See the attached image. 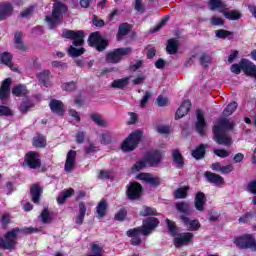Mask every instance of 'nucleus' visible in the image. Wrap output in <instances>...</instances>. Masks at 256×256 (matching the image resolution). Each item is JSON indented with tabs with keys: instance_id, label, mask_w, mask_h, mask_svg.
Instances as JSON below:
<instances>
[{
	"instance_id": "nucleus-48",
	"label": "nucleus",
	"mask_w": 256,
	"mask_h": 256,
	"mask_svg": "<svg viewBox=\"0 0 256 256\" xmlns=\"http://www.w3.org/2000/svg\"><path fill=\"white\" fill-rule=\"evenodd\" d=\"M187 191H189V187L178 188L175 191L176 199H185V197H187Z\"/></svg>"
},
{
	"instance_id": "nucleus-56",
	"label": "nucleus",
	"mask_w": 256,
	"mask_h": 256,
	"mask_svg": "<svg viewBox=\"0 0 256 256\" xmlns=\"http://www.w3.org/2000/svg\"><path fill=\"white\" fill-rule=\"evenodd\" d=\"M63 91H73L75 90V82H65L61 85Z\"/></svg>"
},
{
	"instance_id": "nucleus-63",
	"label": "nucleus",
	"mask_w": 256,
	"mask_h": 256,
	"mask_svg": "<svg viewBox=\"0 0 256 256\" xmlns=\"http://www.w3.org/2000/svg\"><path fill=\"white\" fill-rule=\"evenodd\" d=\"M241 70H242V68H241V61H240L239 64H233L231 66V68H230V71L232 73H235L236 75H239V73H241Z\"/></svg>"
},
{
	"instance_id": "nucleus-13",
	"label": "nucleus",
	"mask_w": 256,
	"mask_h": 256,
	"mask_svg": "<svg viewBox=\"0 0 256 256\" xmlns=\"http://www.w3.org/2000/svg\"><path fill=\"white\" fill-rule=\"evenodd\" d=\"M143 191V187L141 186V184L137 183V182H131L128 185L127 188V197L130 198L132 201H135V199H139V197H141V193Z\"/></svg>"
},
{
	"instance_id": "nucleus-26",
	"label": "nucleus",
	"mask_w": 256,
	"mask_h": 256,
	"mask_svg": "<svg viewBox=\"0 0 256 256\" xmlns=\"http://www.w3.org/2000/svg\"><path fill=\"white\" fill-rule=\"evenodd\" d=\"M50 109L53 113H56V115H63L65 113V109H63V102L59 100H51L50 103Z\"/></svg>"
},
{
	"instance_id": "nucleus-58",
	"label": "nucleus",
	"mask_w": 256,
	"mask_h": 256,
	"mask_svg": "<svg viewBox=\"0 0 256 256\" xmlns=\"http://www.w3.org/2000/svg\"><path fill=\"white\" fill-rule=\"evenodd\" d=\"M157 105L159 107H165L166 105H169V99H167V97H163L160 95L157 98Z\"/></svg>"
},
{
	"instance_id": "nucleus-27",
	"label": "nucleus",
	"mask_w": 256,
	"mask_h": 256,
	"mask_svg": "<svg viewBox=\"0 0 256 256\" xmlns=\"http://www.w3.org/2000/svg\"><path fill=\"white\" fill-rule=\"evenodd\" d=\"M53 219H55V213H53V211L47 208H44L40 214V221H42L45 224H48L52 223Z\"/></svg>"
},
{
	"instance_id": "nucleus-33",
	"label": "nucleus",
	"mask_w": 256,
	"mask_h": 256,
	"mask_svg": "<svg viewBox=\"0 0 256 256\" xmlns=\"http://www.w3.org/2000/svg\"><path fill=\"white\" fill-rule=\"evenodd\" d=\"M92 121L98 125V127H109V122L103 118L101 114H91Z\"/></svg>"
},
{
	"instance_id": "nucleus-29",
	"label": "nucleus",
	"mask_w": 256,
	"mask_h": 256,
	"mask_svg": "<svg viewBox=\"0 0 256 256\" xmlns=\"http://www.w3.org/2000/svg\"><path fill=\"white\" fill-rule=\"evenodd\" d=\"M14 43H15L16 49H19L20 51H27V46L23 43V33L22 32L15 33Z\"/></svg>"
},
{
	"instance_id": "nucleus-16",
	"label": "nucleus",
	"mask_w": 256,
	"mask_h": 256,
	"mask_svg": "<svg viewBox=\"0 0 256 256\" xmlns=\"http://www.w3.org/2000/svg\"><path fill=\"white\" fill-rule=\"evenodd\" d=\"M181 221L188 231H199L201 223L197 219H191L185 215L180 216Z\"/></svg>"
},
{
	"instance_id": "nucleus-1",
	"label": "nucleus",
	"mask_w": 256,
	"mask_h": 256,
	"mask_svg": "<svg viewBox=\"0 0 256 256\" xmlns=\"http://www.w3.org/2000/svg\"><path fill=\"white\" fill-rule=\"evenodd\" d=\"M158 225L159 220L155 217H150L143 221L142 227L128 230L127 235L131 237L132 245H139L141 243V235L144 237L151 235Z\"/></svg>"
},
{
	"instance_id": "nucleus-28",
	"label": "nucleus",
	"mask_w": 256,
	"mask_h": 256,
	"mask_svg": "<svg viewBox=\"0 0 256 256\" xmlns=\"http://www.w3.org/2000/svg\"><path fill=\"white\" fill-rule=\"evenodd\" d=\"M43 193V189L40 188L39 185L35 184L30 189L31 199L34 203H39V199L41 198V194Z\"/></svg>"
},
{
	"instance_id": "nucleus-60",
	"label": "nucleus",
	"mask_w": 256,
	"mask_h": 256,
	"mask_svg": "<svg viewBox=\"0 0 256 256\" xmlns=\"http://www.w3.org/2000/svg\"><path fill=\"white\" fill-rule=\"evenodd\" d=\"M143 67V61L142 60H137L135 63H132L130 65L131 71H137V69H141Z\"/></svg>"
},
{
	"instance_id": "nucleus-61",
	"label": "nucleus",
	"mask_w": 256,
	"mask_h": 256,
	"mask_svg": "<svg viewBox=\"0 0 256 256\" xmlns=\"http://www.w3.org/2000/svg\"><path fill=\"white\" fill-rule=\"evenodd\" d=\"M97 151H99V147L94 144H90L88 147H86L85 153L89 155L91 153H97Z\"/></svg>"
},
{
	"instance_id": "nucleus-7",
	"label": "nucleus",
	"mask_w": 256,
	"mask_h": 256,
	"mask_svg": "<svg viewBox=\"0 0 256 256\" xmlns=\"http://www.w3.org/2000/svg\"><path fill=\"white\" fill-rule=\"evenodd\" d=\"M143 137V133L141 131H135L131 133L122 143L121 149L122 151H134V149L139 145V141Z\"/></svg>"
},
{
	"instance_id": "nucleus-32",
	"label": "nucleus",
	"mask_w": 256,
	"mask_h": 256,
	"mask_svg": "<svg viewBox=\"0 0 256 256\" xmlns=\"http://www.w3.org/2000/svg\"><path fill=\"white\" fill-rule=\"evenodd\" d=\"M98 219H103L107 215V201L101 200L96 207Z\"/></svg>"
},
{
	"instance_id": "nucleus-15",
	"label": "nucleus",
	"mask_w": 256,
	"mask_h": 256,
	"mask_svg": "<svg viewBox=\"0 0 256 256\" xmlns=\"http://www.w3.org/2000/svg\"><path fill=\"white\" fill-rule=\"evenodd\" d=\"M25 161L30 169L41 167V159L37 152H28L25 156Z\"/></svg>"
},
{
	"instance_id": "nucleus-11",
	"label": "nucleus",
	"mask_w": 256,
	"mask_h": 256,
	"mask_svg": "<svg viewBox=\"0 0 256 256\" xmlns=\"http://www.w3.org/2000/svg\"><path fill=\"white\" fill-rule=\"evenodd\" d=\"M132 49L127 48H118L114 50L113 52H110L106 56V61L108 63H119L125 57L126 55H129L131 53Z\"/></svg>"
},
{
	"instance_id": "nucleus-40",
	"label": "nucleus",
	"mask_w": 256,
	"mask_h": 256,
	"mask_svg": "<svg viewBox=\"0 0 256 256\" xmlns=\"http://www.w3.org/2000/svg\"><path fill=\"white\" fill-rule=\"evenodd\" d=\"M215 35L218 39H233V32L225 29L216 30Z\"/></svg>"
},
{
	"instance_id": "nucleus-46",
	"label": "nucleus",
	"mask_w": 256,
	"mask_h": 256,
	"mask_svg": "<svg viewBox=\"0 0 256 256\" xmlns=\"http://www.w3.org/2000/svg\"><path fill=\"white\" fill-rule=\"evenodd\" d=\"M68 52H69V55H71V57H79L85 53V49L82 47L75 48L73 46H70V48L68 49Z\"/></svg>"
},
{
	"instance_id": "nucleus-52",
	"label": "nucleus",
	"mask_w": 256,
	"mask_h": 256,
	"mask_svg": "<svg viewBox=\"0 0 256 256\" xmlns=\"http://www.w3.org/2000/svg\"><path fill=\"white\" fill-rule=\"evenodd\" d=\"M214 153L221 159H225V157H229V155H231V152L224 149H214Z\"/></svg>"
},
{
	"instance_id": "nucleus-19",
	"label": "nucleus",
	"mask_w": 256,
	"mask_h": 256,
	"mask_svg": "<svg viewBox=\"0 0 256 256\" xmlns=\"http://www.w3.org/2000/svg\"><path fill=\"white\" fill-rule=\"evenodd\" d=\"M137 179H140V181H145V183L153 185L154 187H157V185H161V178L149 173L138 174Z\"/></svg>"
},
{
	"instance_id": "nucleus-43",
	"label": "nucleus",
	"mask_w": 256,
	"mask_h": 256,
	"mask_svg": "<svg viewBox=\"0 0 256 256\" xmlns=\"http://www.w3.org/2000/svg\"><path fill=\"white\" fill-rule=\"evenodd\" d=\"M51 75V72H49L48 70L47 71H43L41 73H39L37 75L38 79L40 82H42V84L45 86V87H49V77Z\"/></svg>"
},
{
	"instance_id": "nucleus-49",
	"label": "nucleus",
	"mask_w": 256,
	"mask_h": 256,
	"mask_svg": "<svg viewBox=\"0 0 256 256\" xmlns=\"http://www.w3.org/2000/svg\"><path fill=\"white\" fill-rule=\"evenodd\" d=\"M13 110L9 106L0 105V117H11Z\"/></svg>"
},
{
	"instance_id": "nucleus-51",
	"label": "nucleus",
	"mask_w": 256,
	"mask_h": 256,
	"mask_svg": "<svg viewBox=\"0 0 256 256\" xmlns=\"http://www.w3.org/2000/svg\"><path fill=\"white\" fill-rule=\"evenodd\" d=\"M168 21H169V18L165 17L164 19L161 20V22L158 25H156L150 30V33H157V31H159L162 27H165V25H167Z\"/></svg>"
},
{
	"instance_id": "nucleus-23",
	"label": "nucleus",
	"mask_w": 256,
	"mask_h": 256,
	"mask_svg": "<svg viewBox=\"0 0 256 256\" xmlns=\"http://www.w3.org/2000/svg\"><path fill=\"white\" fill-rule=\"evenodd\" d=\"M13 13V6L9 3L0 4V21H5Z\"/></svg>"
},
{
	"instance_id": "nucleus-44",
	"label": "nucleus",
	"mask_w": 256,
	"mask_h": 256,
	"mask_svg": "<svg viewBox=\"0 0 256 256\" xmlns=\"http://www.w3.org/2000/svg\"><path fill=\"white\" fill-rule=\"evenodd\" d=\"M34 147H45L47 145V140L43 135H37L33 138Z\"/></svg>"
},
{
	"instance_id": "nucleus-4",
	"label": "nucleus",
	"mask_w": 256,
	"mask_h": 256,
	"mask_svg": "<svg viewBox=\"0 0 256 256\" xmlns=\"http://www.w3.org/2000/svg\"><path fill=\"white\" fill-rule=\"evenodd\" d=\"M166 223L168 225V229L171 233V235L174 236V245L175 247H185L186 245H189L191 241H193V233L191 232H185V233H177L175 228V222L167 219Z\"/></svg>"
},
{
	"instance_id": "nucleus-30",
	"label": "nucleus",
	"mask_w": 256,
	"mask_h": 256,
	"mask_svg": "<svg viewBox=\"0 0 256 256\" xmlns=\"http://www.w3.org/2000/svg\"><path fill=\"white\" fill-rule=\"evenodd\" d=\"M75 193V190L73 189H68V190H63L57 197V203L58 205H63L69 197H71Z\"/></svg>"
},
{
	"instance_id": "nucleus-59",
	"label": "nucleus",
	"mask_w": 256,
	"mask_h": 256,
	"mask_svg": "<svg viewBox=\"0 0 256 256\" xmlns=\"http://www.w3.org/2000/svg\"><path fill=\"white\" fill-rule=\"evenodd\" d=\"M247 191L248 193H252V195H256V180L248 183Z\"/></svg>"
},
{
	"instance_id": "nucleus-12",
	"label": "nucleus",
	"mask_w": 256,
	"mask_h": 256,
	"mask_svg": "<svg viewBox=\"0 0 256 256\" xmlns=\"http://www.w3.org/2000/svg\"><path fill=\"white\" fill-rule=\"evenodd\" d=\"M88 43L90 47H95L97 51H103L107 47V40L103 39L99 32L92 33L88 39Z\"/></svg>"
},
{
	"instance_id": "nucleus-6",
	"label": "nucleus",
	"mask_w": 256,
	"mask_h": 256,
	"mask_svg": "<svg viewBox=\"0 0 256 256\" xmlns=\"http://www.w3.org/2000/svg\"><path fill=\"white\" fill-rule=\"evenodd\" d=\"M208 5L210 7V11L218 9V11L223 13L224 17L229 21H237L238 19H241V13L239 11H225L227 4L221 0H208Z\"/></svg>"
},
{
	"instance_id": "nucleus-9",
	"label": "nucleus",
	"mask_w": 256,
	"mask_h": 256,
	"mask_svg": "<svg viewBox=\"0 0 256 256\" xmlns=\"http://www.w3.org/2000/svg\"><path fill=\"white\" fill-rule=\"evenodd\" d=\"M19 233L21 230L19 228L13 229L12 231L8 232L4 239L0 238V247L3 249H14L15 245H17V238L19 237Z\"/></svg>"
},
{
	"instance_id": "nucleus-41",
	"label": "nucleus",
	"mask_w": 256,
	"mask_h": 256,
	"mask_svg": "<svg viewBox=\"0 0 256 256\" xmlns=\"http://www.w3.org/2000/svg\"><path fill=\"white\" fill-rule=\"evenodd\" d=\"M175 206H176L177 211H179L180 213H184L185 215H189V213H191L189 203H187V202H178V203H176Z\"/></svg>"
},
{
	"instance_id": "nucleus-47",
	"label": "nucleus",
	"mask_w": 256,
	"mask_h": 256,
	"mask_svg": "<svg viewBox=\"0 0 256 256\" xmlns=\"http://www.w3.org/2000/svg\"><path fill=\"white\" fill-rule=\"evenodd\" d=\"M140 215L142 217H147L149 215H157V210H155L151 207H148V206H143L140 211Z\"/></svg>"
},
{
	"instance_id": "nucleus-53",
	"label": "nucleus",
	"mask_w": 256,
	"mask_h": 256,
	"mask_svg": "<svg viewBox=\"0 0 256 256\" xmlns=\"http://www.w3.org/2000/svg\"><path fill=\"white\" fill-rule=\"evenodd\" d=\"M125 217H127V210L125 209H120L115 215L116 221H125Z\"/></svg>"
},
{
	"instance_id": "nucleus-10",
	"label": "nucleus",
	"mask_w": 256,
	"mask_h": 256,
	"mask_svg": "<svg viewBox=\"0 0 256 256\" xmlns=\"http://www.w3.org/2000/svg\"><path fill=\"white\" fill-rule=\"evenodd\" d=\"M62 36L65 37V39H72L75 47H81L83 46V43H85V32L82 30H66L62 33Z\"/></svg>"
},
{
	"instance_id": "nucleus-5",
	"label": "nucleus",
	"mask_w": 256,
	"mask_h": 256,
	"mask_svg": "<svg viewBox=\"0 0 256 256\" xmlns=\"http://www.w3.org/2000/svg\"><path fill=\"white\" fill-rule=\"evenodd\" d=\"M63 13H67V6L56 1L53 6L52 14L50 16L46 15L45 17V21L49 25L50 29H55V27L61 23Z\"/></svg>"
},
{
	"instance_id": "nucleus-34",
	"label": "nucleus",
	"mask_w": 256,
	"mask_h": 256,
	"mask_svg": "<svg viewBox=\"0 0 256 256\" xmlns=\"http://www.w3.org/2000/svg\"><path fill=\"white\" fill-rule=\"evenodd\" d=\"M13 59V55L9 52H4L0 56V63L3 65H7V67H10V69H13V63L11 62Z\"/></svg>"
},
{
	"instance_id": "nucleus-39",
	"label": "nucleus",
	"mask_w": 256,
	"mask_h": 256,
	"mask_svg": "<svg viewBox=\"0 0 256 256\" xmlns=\"http://www.w3.org/2000/svg\"><path fill=\"white\" fill-rule=\"evenodd\" d=\"M205 149H207V146L201 144L194 151H192V157H194V159H203V157H205Z\"/></svg>"
},
{
	"instance_id": "nucleus-2",
	"label": "nucleus",
	"mask_w": 256,
	"mask_h": 256,
	"mask_svg": "<svg viewBox=\"0 0 256 256\" xmlns=\"http://www.w3.org/2000/svg\"><path fill=\"white\" fill-rule=\"evenodd\" d=\"M235 127V123L227 118H221L213 128L214 140L218 145L229 146L233 141L231 137L225 134V131H231Z\"/></svg>"
},
{
	"instance_id": "nucleus-31",
	"label": "nucleus",
	"mask_w": 256,
	"mask_h": 256,
	"mask_svg": "<svg viewBox=\"0 0 256 256\" xmlns=\"http://www.w3.org/2000/svg\"><path fill=\"white\" fill-rule=\"evenodd\" d=\"M172 159L174 161V165L178 169H181V167L185 165V161L183 160V155H181V152H179V150H174L172 152Z\"/></svg>"
},
{
	"instance_id": "nucleus-42",
	"label": "nucleus",
	"mask_w": 256,
	"mask_h": 256,
	"mask_svg": "<svg viewBox=\"0 0 256 256\" xmlns=\"http://www.w3.org/2000/svg\"><path fill=\"white\" fill-rule=\"evenodd\" d=\"M100 143L102 145H109V143H111L113 136L111 135V132L109 131H104L100 134Z\"/></svg>"
},
{
	"instance_id": "nucleus-45",
	"label": "nucleus",
	"mask_w": 256,
	"mask_h": 256,
	"mask_svg": "<svg viewBox=\"0 0 256 256\" xmlns=\"http://www.w3.org/2000/svg\"><path fill=\"white\" fill-rule=\"evenodd\" d=\"M236 109H237L236 102H232V103L228 104V106L223 111L224 117H229V115H233V113H235Z\"/></svg>"
},
{
	"instance_id": "nucleus-18",
	"label": "nucleus",
	"mask_w": 256,
	"mask_h": 256,
	"mask_svg": "<svg viewBox=\"0 0 256 256\" xmlns=\"http://www.w3.org/2000/svg\"><path fill=\"white\" fill-rule=\"evenodd\" d=\"M11 95V78H6L0 87V101H7Z\"/></svg>"
},
{
	"instance_id": "nucleus-54",
	"label": "nucleus",
	"mask_w": 256,
	"mask_h": 256,
	"mask_svg": "<svg viewBox=\"0 0 256 256\" xmlns=\"http://www.w3.org/2000/svg\"><path fill=\"white\" fill-rule=\"evenodd\" d=\"M157 133H160L161 135H168V133H171V128L169 126L160 125L157 127Z\"/></svg>"
},
{
	"instance_id": "nucleus-22",
	"label": "nucleus",
	"mask_w": 256,
	"mask_h": 256,
	"mask_svg": "<svg viewBox=\"0 0 256 256\" xmlns=\"http://www.w3.org/2000/svg\"><path fill=\"white\" fill-rule=\"evenodd\" d=\"M205 177H206L207 181H209V183H213L214 185H217L218 187L225 183V180L219 174H215L212 172H206Z\"/></svg>"
},
{
	"instance_id": "nucleus-37",
	"label": "nucleus",
	"mask_w": 256,
	"mask_h": 256,
	"mask_svg": "<svg viewBox=\"0 0 256 256\" xmlns=\"http://www.w3.org/2000/svg\"><path fill=\"white\" fill-rule=\"evenodd\" d=\"M130 30H131V27L128 24H125V23L121 24L119 26L118 34H117L118 41H121L123 37H125V35L129 33Z\"/></svg>"
},
{
	"instance_id": "nucleus-20",
	"label": "nucleus",
	"mask_w": 256,
	"mask_h": 256,
	"mask_svg": "<svg viewBox=\"0 0 256 256\" xmlns=\"http://www.w3.org/2000/svg\"><path fill=\"white\" fill-rule=\"evenodd\" d=\"M76 157H77V152L75 150H70L67 153L65 167H64L66 173H71L73 169H75Z\"/></svg>"
},
{
	"instance_id": "nucleus-55",
	"label": "nucleus",
	"mask_w": 256,
	"mask_h": 256,
	"mask_svg": "<svg viewBox=\"0 0 256 256\" xmlns=\"http://www.w3.org/2000/svg\"><path fill=\"white\" fill-rule=\"evenodd\" d=\"M31 107H33V103L31 102H23L20 107L19 110L21 113H27V111H29V109H31Z\"/></svg>"
},
{
	"instance_id": "nucleus-50",
	"label": "nucleus",
	"mask_w": 256,
	"mask_h": 256,
	"mask_svg": "<svg viewBox=\"0 0 256 256\" xmlns=\"http://www.w3.org/2000/svg\"><path fill=\"white\" fill-rule=\"evenodd\" d=\"M210 23H211V25H214L216 27H223V25H225L223 18H221L217 15L212 16V18L210 19Z\"/></svg>"
},
{
	"instance_id": "nucleus-24",
	"label": "nucleus",
	"mask_w": 256,
	"mask_h": 256,
	"mask_svg": "<svg viewBox=\"0 0 256 256\" xmlns=\"http://www.w3.org/2000/svg\"><path fill=\"white\" fill-rule=\"evenodd\" d=\"M190 109H191V101L185 100L176 111V118L181 119L185 117V115L189 113Z\"/></svg>"
},
{
	"instance_id": "nucleus-8",
	"label": "nucleus",
	"mask_w": 256,
	"mask_h": 256,
	"mask_svg": "<svg viewBox=\"0 0 256 256\" xmlns=\"http://www.w3.org/2000/svg\"><path fill=\"white\" fill-rule=\"evenodd\" d=\"M234 243L239 249H251V251H256V241L252 234H244L236 238Z\"/></svg>"
},
{
	"instance_id": "nucleus-3",
	"label": "nucleus",
	"mask_w": 256,
	"mask_h": 256,
	"mask_svg": "<svg viewBox=\"0 0 256 256\" xmlns=\"http://www.w3.org/2000/svg\"><path fill=\"white\" fill-rule=\"evenodd\" d=\"M161 159H163V154L159 151L149 152L143 160H140L134 164L132 167L133 173H137V171H142L146 167H155V165H159L161 163Z\"/></svg>"
},
{
	"instance_id": "nucleus-36",
	"label": "nucleus",
	"mask_w": 256,
	"mask_h": 256,
	"mask_svg": "<svg viewBox=\"0 0 256 256\" xmlns=\"http://www.w3.org/2000/svg\"><path fill=\"white\" fill-rule=\"evenodd\" d=\"M29 91L27 90V86L20 84L18 86H15L12 89V94H14L16 97H21L23 95H27Z\"/></svg>"
},
{
	"instance_id": "nucleus-38",
	"label": "nucleus",
	"mask_w": 256,
	"mask_h": 256,
	"mask_svg": "<svg viewBox=\"0 0 256 256\" xmlns=\"http://www.w3.org/2000/svg\"><path fill=\"white\" fill-rule=\"evenodd\" d=\"M127 85H129V78H122L114 80L111 84V87L114 89H124V87H127Z\"/></svg>"
},
{
	"instance_id": "nucleus-64",
	"label": "nucleus",
	"mask_w": 256,
	"mask_h": 256,
	"mask_svg": "<svg viewBox=\"0 0 256 256\" xmlns=\"http://www.w3.org/2000/svg\"><path fill=\"white\" fill-rule=\"evenodd\" d=\"M200 62L202 63V65H207V63L211 62V56H209V54H202L201 58H200Z\"/></svg>"
},
{
	"instance_id": "nucleus-21",
	"label": "nucleus",
	"mask_w": 256,
	"mask_h": 256,
	"mask_svg": "<svg viewBox=\"0 0 256 256\" xmlns=\"http://www.w3.org/2000/svg\"><path fill=\"white\" fill-rule=\"evenodd\" d=\"M205 203H207V198L203 192H198L195 196L194 205L197 211H205Z\"/></svg>"
},
{
	"instance_id": "nucleus-62",
	"label": "nucleus",
	"mask_w": 256,
	"mask_h": 256,
	"mask_svg": "<svg viewBox=\"0 0 256 256\" xmlns=\"http://www.w3.org/2000/svg\"><path fill=\"white\" fill-rule=\"evenodd\" d=\"M149 99H151V92H145V94L140 102V106L145 107L147 105V101H149Z\"/></svg>"
},
{
	"instance_id": "nucleus-57",
	"label": "nucleus",
	"mask_w": 256,
	"mask_h": 256,
	"mask_svg": "<svg viewBox=\"0 0 256 256\" xmlns=\"http://www.w3.org/2000/svg\"><path fill=\"white\" fill-rule=\"evenodd\" d=\"M232 171H235V167H233L231 164H228L225 166L222 165V170L220 173H222V175H229V173H232Z\"/></svg>"
},
{
	"instance_id": "nucleus-14",
	"label": "nucleus",
	"mask_w": 256,
	"mask_h": 256,
	"mask_svg": "<svg viewBox=\"0 0 256 256\" xmlns=\"http://www.w3.org/2000/svg\"><path fill=\"white\" fill-rule=\"evenodd\" d=\"M196 131L199 133V135L203 136L205 135V130L207 129V122H205V114L202 110H197L196 112Z\"/></svg>"
},
{
	"instance_id": "nucleus-25",
	"label": "nucleus",
	"mask_w": 256,
	"mask_h": 256,
	"mask_svg": "<svg viewBox=\"0 0 256 256\" xmlns=\"http://www.w3.org/2000/svg\"><path fill=\"white\" fill-rule=\"evenodd\" d=\"M78 209V215L75 217V223L76 225H83V221H85V213H87V206H85L84 202H80Z\"/></svg>"
},
{
	"instance_id": "nucleus-35",
	"label": "nucleus",
	"mask_w": 256,
	"mask_h": 256,
	"mask_svg": "<svg viewBox=\"0 0 256 256\" xmlns=\"http://www.w3.org/2000/svg\"><path fill=\"white\" fill-rule=\"evenodd\" d=\"M178 48H179V41L175 39L168 40V45L166 50L170 55H175V53H177Z\"/></svg>"
},
{
	"instance_id": "nucleus-17",
	"label": "nucleus",
	"mask_w": 256,
	"mask_h": 256,
	"mask_svg": "<svg viewBox=\"0 0 256 256\" xmlns=\"http://www.w3.org/2000/svg\"><path fill=\"white\" fill-rule=\"evenodd\" d=\"M241 69L245 73V75H248V77H256V66L255 64H253V62L247 59H242Z\"/></svg>"
}]
</instances>
